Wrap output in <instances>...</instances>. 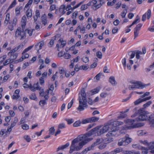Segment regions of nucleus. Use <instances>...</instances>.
Wrapping results in <instances>:
<instances>
[{
    "mask_svg": "<svg viewBox=\"0 0 154 154\" xmlns=\"http://www.w3.org/2000/svg\"><path fill=\"white\" fill-rule=\"evenodd\" d=\"M17 21V18L16 17H14L13 20V23L12 26H14L16 24V22Z\"/></svg>",
    "mask_w": 154,
    "mask_h": 154,
    "instance_id": "obj_59",
    "label": "nucleus"
},
{
    "mask_svg": "<svg viewBox=\"0 0 154 154\" xmlns=\"http://www.w3.org/2000/svg\"><path fill=\"white\" fill-rule=\"evenodd\" d=\"M29 98L31 100H35L36 98V97L35 94L33 93L29 96Z\"/></svg>",
    "mask_w": 154,
    "mask_h": 154,
    "instance_id": "obj_49",
    "label": "nucleus"
},
{
    "mask_svg": "<svg viewBox=\"0 0 154 154\" xmlns=\"http://www.w3.org/2000/svg\"><path fill=\"white\" fill-rule=\"evenodd\" d=\"M32 10L31 9H28L26 12V15L27 17H31L32 16Z\"/></svg>",
    "mask_w": 154,
    "mask_h": 154,
    "instance_id": "obj_26",
    "label": "nucleus"
},
{
    "mask_svg": "<svg viewBox=\"0 0 154 154\" xmlns=\"http://www.w3.org/2000/svg\"><path fill=\"white\" fill-rule=\"evenodd\" d=\"M120 23V21L118 20H116L113 22V23L115 26H117Z\"/></svg>",
    "mask_w": 154,
    "mask_h": 154,
    "instance_id": "obj_63",
    "label": "nucleus"
},
{
    "mask_svg": "<svg viewBox=\"0 0 154 154\" xmlns=\"http://www.w3.org/2000/svg\"><path fill=\"white\" fill-rule=\"evenodd\" d=\"M139 30L134 29V39L137 37L138 35Z\"/></svg>",
    "mask_w": 154,
    "mask_h": 154,
    "instance_id": "obj_43",
    "label": "nucleus"
},
{
    "mask_svg": "<svg viewBox=\"0 0 154 154\" xmlns=\"http://www.w3.org/2000/svg\"><path fill=\"white\" fill-rule=\"evenodd\" d=\"M103 141V140L102 138H98L97 139L96 141H95L94 143L91 145V147L93 149L94 147L95 146L97 145Z\"/></svg>",
    "mask_w": 154,
    "mask_h": 154,
    "instance_id": "obj_15",
    "label": "nucleus"
},
{
    "mask_svg": "<svg viewBox=\"0 0 154 154\" xmlns=\"http://www.w3.org/2000/svg\"><path fill=\"white\" fill-rule=\"evenodd\" d=\"M12 61V60H11V58H10L9 59L6 60L5 61V62L3 63L4 66H6V65L8 64L9 63H12L13 62Z\"/></svg>",
    "mask_w": 154,
    "mask_h": 154,
    "instance_id": "obj_32",
    "label": "nucleus"
},
{
    "mask_svg": "<svg viewBox=\"0 0 154 154\" xmlns=\"http://www.w3.org/2000/svg\"><path fill=\"white\" fill-rule=\"evenodd\" d=\"M98 2H99L100 3L96 5L95 6V7L97 8H100L102 5L103 4L104 2H103V0H99L98 1Z\"/></svg>",
    "mask_w": 154,
    "mask_h": 154,
    "instance_id": "obj_29",
    "label": "nucleus"
},
{
    "mask_svg": "<svg viewBox=\"0 0 154 154\" xmlns=\"http://www.w3.org/2000/svg\"><path fill=\"white\" fill-rule=\"evenodd\" d=\"M123 151L121 147L117 148L115 149L113 151L111 152V154H116L122 152Z\"/></svg>",
    "mask_w": 154,
    "mask_h": 154,
    "instance_id": "obj_17",
    "label": "nucleus"
},
{
    "mask_svg": "<svg viewBox=\"0 0 154 154\" xmlns=\"http://www.w3.org/2000/svg\"><path fill=\"white\" fill-rule=\"evenodd\" d=\"M151 10L150 9L148 10L147 11V18L148 19H149L150 17H151Z\"/></svg>",
    "mask_w": 154,
    "mask_h": 154,
    "instance_id": "obj_62",
    "label": "nucleus"
},
{
    "mask_svg": "<svg viewBox=\"0 0 154 154\" xmlns=\"http://www.w3.org/2000/svg\"><path fill=\"white\" fill-rule=\"evenodd\" d=\"M34 29H32L30 30L26 29L25 30L24 32H25V34L27 33L29 34V36H31L32 35V32L33 31H34Z\"/></svg>",
    "mask_w": 154,
    "mask_h": 154,
    "instance_id": "obj_25",
    "label": "nucleus"
},
{
    "mask_svg": "<svg viewBox=\"0 0 154 154\" xmlns=\"http://www.w3.org/2000/svg\"><path fill=\"white\" fill-rule=\"evenodd\" d=\"M123 122L119 121H114L112 119L108 122L106 124V125H122L123 124Z\"/></svg>",
    "mask_w": 154,
    "mask_h": 154,
    "instance_id": "obj_11",
    "label": "nucleus"
},
{
    "mask_svg": "<svg viewBox=\"0 0 154 154\" xmlns=\"http://www.w3.org/2000/svg\"><path fill=\"white\" fill-rule=\"evenodd\" d=\"M136 54V52L134 51H131L128 53V55L130 56V59H132L134 58Z\"/></svg>",
    "mask_w": 154,
    "mask_h": 154,
    "instance_id": "obj_35",
    "label": "nucleus"
},
{
    "mask_svg": "<svg viewBox=\"0 0 154 154\" xmlns=\"http://www.w3.org/2000/svg\"><path fill=\"white\" fill-rule=\"evenodd\" d=\"M147 146L149 149H154V141L149 143Z\"/></svg>",
    "mask_w": 154,
    "mask_h": 154,
    "instance_id": "obj_27",
    "label": "nucleus"
},
{
    "mask_svg": "<svg viewBox=\"0 0 154 154\" xmlns=\"http://www.w3.org/2000/svg\"><path fill=\"white\" fill-rule=\"evenodd\" d=\"M96 56L98 58L101 59L102 58V54L101 52L98 51L96 53Z\"/></svg>",
    "mask_w": 154,
    "mask_h": 154,
    "instance_id": "obj_46",
    "label": "nucleus"
},
{
    "mask_svg": "<svg viewBox=\"0 0 154 154\" xmlns=\"http://www.w3.org/2000/svg\"><path fill=\"white\" fill-rule=\"evenodd\" d=\"M131 141V139L128 137L127 134L125 137L119 140L118 145L119 146H124L128 145Z\"/></svg>",
    "mask_w": 154,
    "mask_h": 154,
    "instance_id": "obj_8",
    "label": "nucleus"
},
{
    "mask_svg": "<svg viewBox=\"0 0 154 154\" xmlns=\"http://www.w3.org/2000/svg\"><path fill=\"white\" fill-rule=\"evenodd\" d=\"M55 129L54 127H51L49 130L50 134L51 135H53L55 133Z\"/></svg>",
    "mask_w": 154,
    "mask_h": 154,
    "instance_id": "obj_38",
    "label": "nucleus"
},
{
    "mask_svg": "<svg viewBox=\"0 0 154 154\" xmlns=\"http://www.w3.org/2000/svg\"><path fill=\"white\" fill-rule=\"evenodd\" d=\"M11 126V127L9 128H8L7 130L6 129H2L0 131V136H2L5 134L6 135H9L12 130V128L14 126Z\"/></svg>",
    "mask_w": 154,
    "mask_h": 154,
    "instance_id": "obj_10",
    "label": "nucleus"
},
{
    "mask_svg": "<svg viewBox=\"0 0 154 154\" xmlns=\"http://www.w3.org/2000/svg\"><path fill=\"white\" fill-rule=\"evenodd\" d=\"M151 103L152 102L151 101H149L147 103L143 105L144 108H146V107L148 106L151 104Z\"/></svg>",
    "mask_w": 154,
    "mask_h": 154,
    "instance_id": "obj_52",
    "label": "nucleus"
},
{
    "mask_svg": "<svg viewBox=\"0 0 154 154\" xmlns=\"http://www.w3.org/2000/svg\"><path fill=\"white\" fill-rule=\"evenodd\" d=\"M82 60L83 62L86 63L89 61L88 57H84L82 58Z\"/></svg>",
    "mask_w": 154,
    "mask_h": 154,
    "instance_id": "obj_50",
    "label": "nucleus"
},
{
    "mask_svg": "<svg viewBox=\"0 0 154 154\" xmlns=\"http://www.w3.org/2000/svg\"><path fill=\"white\" fill-rule=\"evenodd\" d=\"M88 5H87V4L82 5L81 7V10L82 11L88 8Z\"/></svg>",
    "mask_w": 154,
    "mask_h": 154,
    "instance_id": "obj_48",
    "label": "nucleus"
},
{
    "mask_svg": "<svg viewBox=\"0 0 154 154\" xmlns=\"http://www.w3.org/2000/svg\"><path fill=\"white\" fill-rule=\"evenodd\" d=\"M108 95V94L106 92H102L100 94V96L103 98H105Z\"/></svg>",
    "mask_w": 154,
    "mask_h": 154,
    "instance_id": "obj_47",
    "label": "nucleus"
},
{
    "mask_svg": "<svg viewBox=\"0 0 154 154\" xmlns=\"http://www.w3.org/2000/svg\"><path fill=\"white\" fill-rule=\"evenodd\" d=\"M139 148V149L142 150V154H147V153H148V150L146 148L142 146H140V147Z\"/></svg>",
    "mask_w": 154,
    "mask_h": 154,
    "instance_id": "obj_21",
    "label": "nucleus"
},
{
    "mask_svg": "<svg viewBox=\"0 0 154 154\" xmlns=\"http://www.w3.org/2000/svg\"><path fill=\"white\" fill-rule=\"evenodd\" d=\"M46 103V102L45 100H41L39 102V105L41 106H43Z\"/></svg>",
    "mask_w": 154,
    "mask_h": 154,
    "instance_id": "obj_41",
    "label": "nucleus"
},
{
    "mask_svg": "<svg viewBox=\"0 0 154 154\" xmlns=\"http://www.w3.org/2000/svg\"><path fill=\"white\" fill-rule=\"evenodd\" d=\"M88 67L86 65H82L80 67V69H82L85 70L88 69Z\"/></svg>",
    "mask_w": 154,
    "mask_h": 154,
    "instance_id": "obj_42",
    "label": "nucleus"
},
{
    "mask_svg": "<svg viewBox=\"0 0 154 154\" xmlns=\"http://www.w3.org/2000/svg\"><path fill=\"white\" fill-rule=\"evenodd\" d=\"M135 113L136 115L139 114L138 118H136L135 119H127L124 120L125 123L129 125H134V122H138L139 121H143L146 120L148 119V118L146 115L148 113L145 110L144 108H141L138 110Z\"/></svg>",
    "mask_w": 154,
    "mask_h": 154,
    "instance_id": "obj_3",
    "label": "nucleus"
},
{
    "mask_svg": "<svg viewBox=\"0 0 154 154\" xmlns=\"http://www.w3.org/2000/svg\"><path fill=\"white\" fill-rule=\"evenodd\" d=\"M99 118L95 117H92L83 119L82 122L79 120L76 121L73 124V125H79L81 124H86L87 123H92L97 121Z\"/></svg>",
    "mask_w": 154,
    "mask_h": 154,
    "instance_id": "obj_6",
    "label": "nucleus"
},
{
    "mask_svg": "<svg viewBox=\"0 0 154 154\" xmlns=\"http://www.w3.org/2000/svg\"><path fill=\"white\" fill-rule=\"evenodd\" d=\"M9 56H10V58H11L12 60V62H13V60L17 58L18 56V54L16 53L12 54V55Z\"/></svg>",
    "mask_w": 154,
    "mask_h": 154,
    "instance_id": "obj_30",
    "label": "nucleus"
},
{
    "mask_svg": "<svg viewBox=\"0 0 154 154\" xmlns=\"http://www.w3.org/2000/svg\"><path fill=\"white\" fill-rule=\"evenodd\" d=\"M93 148L91 146V147H88L86 149H85L84 150H83L82 152V153L83 154H85L87 153L88 151L91 150Z\"/></svg>",
    "mask_w": 154,
    "mask_h": 154,
    "instance_id": "obj_28",
    "label": "nucleus"
},
{
    "mask_svg": "<svg viewBox=\"0 0 154 154\" xmlns=\"http://www.w3.org/2000/svg\"><path fill=\"white\" fill-rule=\"evenodd\" d=\"M100 88H101L100 87H98L91 90V91L92 93V94L93 95L98 93Z\"/></svg>",
    "mask_w": 154,
    "mask_h": 154,
    "instance_id": "obj_20",
    "label": "nucleus"
},
{
    "mask_svg": "<svg viewBox=\"0 0 154 154\" xmlns=\"http://www.w3.org/2000/svg\"><path fill=\"white\" fill-rule=\"evenodd\" d=\"M94 129L92 130L93 133L90 134L87 133L84 135L79 136L77 138L73 140L70 146L73 148L75 151L80 150L88 141L91 140L92 138H88L91 134L95 132L96 131H93Z\"/></svg>",
    "mask_w": 154,
    "mask_h": 154,
    "instance_id": "obj_2",
    "label": "nucleus"
},
{
    "mask_svg": "<svg viewBox=\"0 0 154 154\" xmlns=\"http://www.w3.org/2000/svg\"><path fill=\"white\" fill-rule=\"evenodd\" d=\"M59 73L60 74H63L65 73V71L63 67H60L59 68Z\"/></svg>",
    "mask_w": 154,
    "mask_h": 154,
    "instance_id": "obj_56",
    "label": "nucleus"
},
{
    "mask_svg": "<svg viewBox=\"0 0 154 154\" xmlns=\"http://www.w3.org/2000/svg\"><path fill=\"white\" fill-rule=\"evenodd\" d=\"M16 4V0H14V1L11 3V5L9 6L8 9L6 11V12H7L8 10L11 8L14 7Z\"/></svg>",
    "mask_w": 154,
    "mask_h": 154,
    "instance_id": "obj_24",
    "label": "nucleus"
},
{
    "mask_svg": "<svg viewBox=\"0 0 154 154\" xmlns=\"http://www.w3.org/2000/svg\"><path fill=\"white\" fill-rule=\"evenodd\" d=\"M117 126H116L114 128L115 129H110L111 130L106 134V136H111L114 135V134L113 133L115 132L117 130Z\"/></svg>",
    "mask_w": 154,
    "mask_h": 154,
    "instance_id": "obj_14",
    "label": "nucleus"
},
{
    "mask_svg": "<svg viewBox=\"0 0 154 154\" xmlns=\"http://www.w3.org/2000/svg\"><path fill=\"white\" fill-rule=\"evenodd\" d=\"M33 45H32L30 46H29L26 48L23 51L22 54H23L25 53H26V52L29 51V50L31 49L33 47Z\"/></svg>",
    "mask_w": 154,
    "mask_h": 154,
    "instance_id": "obj_33",
    "label": "nucleus"
},
{
    "mask_svg": "<svg viewBox=\"0 0 154 154\" xmlns=\"http://www.w3.org/2000/svg\"><path fill=\"white\" fill-rule=\"evenodd\" d=\"M26 23H22L21 28L20 27V31L25 32Z\"/></svg>",
    "mask_w": 154,
    "mask_h": 154,
    "instance_id": "obj_45",
    "label": "nucleus"
},
{
    "mask_svg": "<svg viewBox=\"0 0 154 154\" xmlns=\"http://www.w3.org/2000/svg\"><path fill=\"white\" fill-rule=\"evenodd\" d=\"M94 129L92 130L93 133L90 134L87 133L84 135L79 136L77 138L73 140L70 146L73 148L75 151L80 150L88 141L91 140L92 138H88L91 134L95 132L96 131H93Z\"/></svg>",
    "mask_w": 154,
    "mask_h": 154,
    "instance_id": "obj_1",
    "label": "nucleus"
},
{
    "mask_svg": "<svg viewBox=\"0 0 154 154\" xmlns=\"http://www.w3.org/2000/svg\"><path fill=\"white\" fill-rule=\"evenodd\" d=\"M127 12V10H124L121 13V16L122 18L125 17Z\"/></svg>",
    "mask_w": 154,
    "mask_h": 154,
    "instance_id": "obj_57",
    "label": "nucleus"
},
{
    "mask_svg": "<svg viewBox=\"0 0 154 154\" xmlns=\"http://www.w3.org/2000/svg\"><path fill=\"white\" fill-rule=\"evenodd\" d=\"M108 126H104L103 128L102 129H101L100 131H99V128L100 127L99 126H97L91 130V131L88 132V133H89L90 134L93 133V131H92V130L94 129V130L93 131H95V130L96 131L94 133L91 134V135L93 134H95V135H99L106 132L108 130H109L110 128Z\"/></svg>",
    "mask_w": 154,
    "mask_h": 154,
    "instance_id": "obj_5",
    "label": "nucleus"
},
{
    "mask_svg": "<svg viewBox=\"0 0 154 154\" xmlns=\"http://www.w3.org/2000/svg\"><path fill=\"white\" fill-rule=\"evenodd\" d=\"M109 82L113 85H115L117 84L114 76H112L110 77Z\"/></svg>",
    "mask_w": 154,
    "mask_h": 154,
    "instance_id": "obj_19",
    "label": "nucleus"
},
{
    "mask_svg": "<svg viewBox=\"0 0 154 154\" xmlns=\"http://www.w3.org/2000/svg\"><path fill=\"white\" fill-rule=\"evenodd\" d=\"M65 120L67 122L68 125L71 124L73 123L74 121L73 119H65Z\"/></svg>",
    "mask_w": 154,
    "mask_h": 154,
    "instance_id": "obj_36",
    "label": "nucleus"
},
{
    "mask_svg": "<svg viewBox=\"0 0 154 154\" xmlns=\"http://www.w3.org/2000/svg\"><path fill=\"white\" fill-rule=\"evenodd\" d=\"M41 88L38 85V84L37 82L36 84H34L33 85V87L30 88V90L33 92L35 91L36 90H41Z\"/></svg>",
    "mask_w": 154,
    "mask_h": 154,
    "instance_id": "obj_13",
    "label": "nucleus"
},
{
    "mask_svg": "<svg viewBox=\"0 0 154 154\" xmlns=\"http://www.w3.org/2000/svg\"><path fill=\"white\" fill-rule=\"evenodd\" d=\"M23 137L24 139L28 142H29L31 140V138L28 135H25Z\"/></svg>",
    "mask_w": 154,
    "mask_h": 154,
    "instance_id": "obj_40",
    "label": "nucleus"
},
{
    "mask_svg": "<svg viewBox=\"0 0 154 154\" xmlns=\"http://www.w3.org/2000/svg\"><path fill=\"white\" fill-rule=\"evenodd\" d=\"M57 35H55L52 37V39L51 40L49 44L50 45L49 47H51L54 44V41L56 40Z\"/></svg>",
    "mask_w": 154,
    "mask_h": 154,
    "instance_id": "obj_22",
    "label": "nucleus"
},
{
    "mask_svg": "<svg viewBox=\"0 0 154 154\" xmlns=\"http://www.w3.org/2000/svg\"><path fill=\"white\" fill-rule=\"evenodd\" d=\"M44 42L43 41L39 42L35 45V48L38 51L39 50L42 49V47L44 45Z\"/></svg>",
    "mask_w": 154,
    "mask_h": 154,
    "instance_id": "obj_16",
    "label": "nucleus"
},
{
    "mask_svg": "<svg viewBox=\"0 0 154 154\" xmlns=\"http://www.w3.org/2000/svg\"><path fill=\"white\" fill-rule=\"evenodd\" d=\"M102 75V73H99L95 76L94 78H96L97 80H99L100 76Z\"/></svg>",
    "mask_w": 154,
    "mask_h": 154,
    "instance_id": "obj_60",
    "label": "nucleus"
},
{
    "mask_svg": "<svg viewBox=\"0 0 154 154\" xmlns=\"http://www.w3.org/2000/svg\"><path fill=\"white\" fill-rule=\"evenodd\" d=\"M149 120L150 122V124H152L154 125V119H152L150 117H149Z\"/></svg>",
    "mask_w": 154,
    "mask_h": 154,
    "instance_id": "obj_64",
    "label": "nucleus"
},
{
    "mask_svg": "<svg viewBox=\"0 0 154 154\" xmlns=\"http://www.w3.org/2000/svg\"><path fill=\"white\" fill-rule=\"evenodd\" d=\"M23 46V45L22 44H21L20 45H19L17 47L15 48L16 49L17 51L19 49H22Z\"/></svg>",
    "mask_w": 154,
    "mask_h": 154,
    "instance_id": "obj_58",
    "label": "nucleus"
},
{
    "mask_svg": "<svg viewBox=\"0 0 154 154\" xmlns=\"http://www.w3.org/2000/svg\"><path fill=\"white\" fill-rule=\"evenodd\" d=\"M40 92H39V94L40 96L41 97L44 96L45 94V92L44 91V89H42L41 90Z\"/></svg>",
    "mask_w": 154,
    "mask_h": 154,
    "instance_id": "obj_61",
    "label": "nucleus"
},
{
    "mask_svg": "<svg viewBox=\"0 0 154 154\" xmlns=\"http://www.w3.org/2000/svg\"><path fill=\"white\" fill-rule=\"evenodd\" d=\"M81 94V97H79V105L77 108L80 111L84 110L85 107H86L87 106L86 94L84 89L82 90Z\"/></svg>",
    "mask_w": 154,
    "mask_h": 154,
    "instance_id": "obj_4",
    "label": "nucleus"
},
{
    "mask_svg": "<svg viewBox=\"0 0 154 154\" xmlns=\"http://www.w3.org/2000/svg\"><path fill=\"white\" fill-rule=\"evenodd\" d=\"M26 18L25 16H23L22 18L21 22L22 23H26Z\"/></svg>",
    "mask_w": 154,
    "mask_h": 154,
    "instance_id": "obj_53",
    "label": "nucleus"
},
{
    "mask_svg": "<svg viewBox=\"0 0 154 154\" xmlns=\"http://www.w3.org/2000/svg\"><path fill=\"white\" fill-rule=\"evenodd\" d=\"M130 82L131 84L134 85H130L129 86L128 88L130 90L136 88H143L144 87H146L150 85V84L143 85V83L140 82H133L131 81Z\"/></svg>",
    "mask_w": 154,
    "mask_h": 154,
    "instance_id": "obj_7",
    "label": "nucleus"
},
{
    "mask_svg": "<svg viewBox=\"0 0 154 154\" xmlns=\"http://www.w3.org/2000/svg\"><path fill=\"white\" fill-rule=\"evenodd\" d=\"M151 97L149 96L143 99L140 98L135 101L134 102V103L135 105H137L143 101H146L147 100H150L151 99Z\"/></svg>",
    "mask_w": 154,
    "mask_h": 154,
    "instance_id": "obj_12",
    "label": "nucleus"
},
{
    "mask_svg": "<svg viewBox=\"0 0 154 154\" xmlns=\"http://www.w3.org/2000/svg\"><path fill=\"white\" fill-rule=\"evenodd\" d=\"M124 153L125 154H140L139 152L135 151H126Z\"/></svg>",
    "mask_w": 154,
    "mask_h": 154,
    "instance_id": "obj_23",
    "label": "nucleus"
},
{
    "mask_svg": "<svg viewBox=\"0 0 154 154\" xmlns=\"http://www.w3.org/2000/svg\"><path fill=\"white\" fill-rule=\"evenodd\" d=\"M33 45H32L30 46H29L26 48L23 51L22 54H23L25 53H26V52L29 51V50L31 49L33 47Z\"/></svg>",
    "mask_w": 154,
    "mask_h": 154,
    "instance_id": "obj_34",
    "label": "nucleus"
},
{
    "mask_svg": "<svg viewBox=\"0 0 154 154\" xmlns=\"http://www.w3.org/2000/svg\"><path fill=\"white\" fill-rule=\"evenodd\" d=\"M142 126H128L126 128V129H131L140 127Z\"/></svg>",
    "mask_w": 154,
    "mask_h": 154,
    "instance_id": "obj_31",
    "label": "nucleus"
},
{
    "mask_svg": "<svg viewBox=\"0 0 154 154\" xmlns=\"http://www.w3.org/2000/svg\"><path fill=\"white\" fill-rule=\"evenodd\" d=\"M142 26V24H138L136 26V27L134 29L139 31Z\"/></svg>",
    "mask_w": 154,
    "mask_h": 154,
    "instance_id": "obj_51",
    "label": "nucleus"
},
{
    "mask_svg": "<svg viewBox=\"0 0 154 154\" xmlns=\"http://www.w3.org/2000/svg\"><path fill=\"white\" fill-rule=\"evenodd\" d=\"M42 22V24L44 26L47 23V20L46 16L45 14L43 15L41 18Z\"/></svg>",
    "mask_w": 154,
    "mask_h": 154,
    "instance_id": "obj_18",
    "label": "nucleus"
},
{
    "mask_svg": "<svg viewBox=\"0 0 154 154\" xmlns=\"http://www.w3.org/2000/svg\"><path fill=\"white\" fill-rule=\"evenodd\" d=\"M17 51L15 48L14 49L11 50L10 51V52L8 53V56L12 55V54H14V53Z\"/></svg>",
    "mask_w": 154,
    "mask_h": 154,
    "instance_id": "obj_37",
    "label": "nucleus"
},
{
    "mask_svg": "<svg viewBox=\"0 0 154 154\" xmlns=\"http://www.w3.org/2000/svg\"><path fill=\"white\" fill-rule=\"evenodd\" d=\"M22 54L23 55L22 57L21 58L23 59V60L24 59L28 58L29 57V55L27 53H25Z\"/></svg>",
    "mask_w": 154,
    "mask_h": 154,
    "instance_id": "obj_55",
    "label": "nucleus"
},
{
    "mask_svg": "<svg viewBox=\"0 0 154 154\" xmlns=\"http://www.w3.org/2000/svg\"><path fill=\"white\" fill-rule=\"evenodd\" d=\"M106 146V144L104 143V144H101L99 146L98 148L100 149H103L104 148H105V147Z\"/></svg>",
    "mask_w": 154,
    "mask_h": 154,
    "instance_id": "obj_54",
    "label": "nucleus"
},
{
    "mask_svg": "<svg viewBox=\"0 0 154 154\" xmlns=\"http://www.w3.org/2000/svg\"><path fill=\"white\" fill-rule=\"evenodd\" d=\"M15 36L17 38L20 37V39L22 40L26 37L25 32L20 31V27H18L15 32Z\"/></svg>",
    "mask_w": 154,
    "mask_h": 154,
    "instance_id": "obj_9",
    "label": "nucleus"
},
{
    "mask_svg": "<svg viewBox=\"0 0 154 154\" xmlns=\"http://www.w3.org/2000/svg\"><path fill=\"white\" fill-rule=\"evenodd\" d=\"M7 57V55H5L3 56L0 57V64L2 63L5 59H6Z\"/></svg>",
    "mask_w": 154,
    "mask_h": 154,
    "instance_id": "obj_44",
    "label": "nucleus"
},
{
    "mask_svg": "<svg viewBox=\"0 0 154 154\" xmlns=\"http://www.w3.org/2000/svg\"><path fill=\"white\" fill-rule=\"evenodd\" d=\"M63 57L66 59H69L71 58V55L68 53H64L63 54Z\"/></svg>",
    "mask_w": 154,
    "mask_h": 154,
    "instance_id": "obj_39",
    "label": "nucleus"
}]
</instances>
